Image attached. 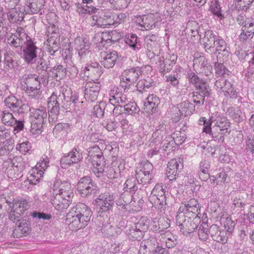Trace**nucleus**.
I'll return each instance as SVG.
<instances>
[{
	"label": "nucleus",
	"mask_w": 254,
	"mask_h": 254,
	"mask_svg": "<svg viewBox=\"0 0 254 254\" xmlns=\"http://www.w3.org/2000/svg\"><path fill=\"white\" fill-rule=\"evenodd\" d=\"M77 100L78 96L76 94L72 95L70 88L66 85L62 86L59 93L53 92L48 101L49 122L53 124L57 121L60 107L68 110L71 105L74 106Z\"/></svg>",
	"instance_id": "f257e3e1"
},
{
	"label": "nucleus",
	"mask_w": 254,
	"mask_h": 254,
	"mask_svg": "<svg viewBox=\"0 0 254 254\" xmlns=\"http://www.w3.org/2000/svg\"><path fill=\"white\" fill-rule=\"evenodd\" d=\"M92 216L90 208L83 203L72 207L66 215V221L72 231L79 230L87 225Z\"/></svg>",
	"instance_id": "f03ea898"
},
{
	"label": "nucleus",
	"mask_w": 254,
	"mask_h": 254,
	"mask_svg": "<svg viewBox=\"0 0 254 254\" xmlns=\"http://www.w3.org/2000/svg\"><path fill=\"white\" fill-rule=\"evenodd\" d=\"M21 84L29 97L37 99L41 98V84L38 75L35 74L24 75L21 79Z\"/></svg>",
	"instance_id": "7ed1b4c3"
},
{
	"label": "nucleus",
	"mask_w": 254,
	"mask_h": 254,
	"mask_svg": "<svg viewBox=\"0 0 254 254\" xmlns=\"http://www.w3.org/2000/svg\"><path fill=\"white\" fill-rule=\"evenodd\" d=\"M47 116L48 113L45 107L34 109L31 111V133L33 134L41 133L43 125L47 122Z\"/></svg>",
	"instance_id": "20e7f679"
},
{
	"label": "nucleus",
	"mask_w": 254,
	"mask_h": 254,
	"mask_svg": "<svg viewBox=\"0 0 254 254\" xmlns=\"http://www.w3.org/2000/svg\"><path fill=\"white\" fill-rule=\"evenodd\" d=\"M88 153L93 167L92 171L97 177L99 178L102 176L105 166L103 153L97 146H94L90 148Z\"/></svg>",
	"instance_id": "39448f33"
},
{
	"label": "nucleus",
	"mask_w": 254,
	"mask_h": 254,
	"mask_svg": "<svg viewBox=\"0 0 254 254\" xmlns=\"http://www.w3.org/2000/svg\"><path fill=\"white\" fill-rule=\"evenodd\" d=\"M190 216H184V214H178L176 217V223L179 227L180 231L184 235L187 236L192 233L198 227L197 223L200 221V217H195L191 221Z\"/></svg>",
	"instance_id": "423d86ee"
},
{
	"label": "nucleus",
	"mask_w": 254,
	"mask_h": 254,
	"mask_svg": "<svg viewBox=\"0 0 254 254\" xmlns=\"http://www.w3.org/2000/svg\"><path fill=\"white\" fill-rule=\"evenodd\" d=\"M162 20L161 13L156 12L139 16L136 18V23L141 27L142 30H148L158 26Z\"/></svg>",
	"instance_id": "0eeeda50"
},
{
	"label": "nucleus",
	"mask_w": 254,
	"mask_h": 254,
	"mask_svg": "<svg viewBox=\"0 0 254 254\" xmlns=\"http://www.w3.org/2000/svg\"><path fill=\"white\" fill-rule=\"evenodd\" d=\"M77 190L82 197L93 196L98 191L96 184L89 177L80 179L77 185Z\"/></svg>",
	"instance_id": "6e6552de"
},
{
	"label": "nucleus",
	"mask_w": 254,
	"mask_h": 254,
	"mask_svg": "<svg viewBox=\"0 0 254 254\" xmlns=\"http://www.w3.org/2000/svg\"><path fill=\"white\" fill-rule=\"evenodd\" d=\"M237 20L240 25H243L242 32L239 36L240 41L244 42L252 38L254 35V18L239 15Z\"/></svg>",
	"instance_id": "1a4fd4ad"
},
{
	"label": "nucleus",
	"mask_w": 254,
	"mask_h": 254,
	"mask_svg": "<svg viewBox=\"0 0 254 254\" xmlns=\"http://www.w3.org/2000/svg\"><path fill=\"white\" fill-rule=\"evenodd\" d=\"M149 201L156 208L163 209V210L166 208V197L165 191L162 186L157 184L155 186L151 191Z\"/></svg>",
	"instance_id": "9d476101"
},
{
	"label": "nucleus",
	"mask_w": 254,
	"mask_h": 254,
	"mask_svg": "<svg viewBox=\"0 0 254 254\" xmlns=\"http://www.w3.org/2000/svg\"><path fill=\"white\" fill-rule=\"evenodd\" d=\"M55 26L49 27L48 29V39L47 40V51L52 56H54L60 49V38L59 33L56 32Z\"/></svg>",
	"instance_id": "9b49d317"
},
{
	"label": "nucleus",
	"mask_w": 254,
	"mask_h": 254,
	"mask_svg": "<svg viewBox=\"0 0 254 254\" xmlns=\"http://www.w3.org/2000/svg\"><path fill=\"white\" fill-rule=\"evenodd\" d=\"M24 44L22 50V58L27 64H33L37 60L38 48L29 37L24 42Z\"/></svg>",
	"instance_id": "f8f14e48"
},
{
	"label": "nucleus",
	"mask_w": 254,
	"mask_h": 254,
	"mask_svg": "<svg viewBox=\"0 0 254 254\" xmlns=\"http://www.w3.org/2000/svg\"><path fill=\"white\" fill-rule=\"evenodd\" d=\"M195 106L188 101H186L177 105L172 108V118L174 121H179L181 117H186L190 115L194 110Z\"/></svg>",
	"instance_id": "ddd939ff"
},
{
	"label": "nucleus",
	"mask_w": 254,
	"mask_h": 254,
	"mask_svg": "<svg viewBox=\"0 0 254 254\" xmlns=\"http://www.w3.org/2000/svg\"><path fill=\"white\" fill-rule=\"evenodd\" d=\"M134 198H132V196L129 194H122L120 198L117 201V204L122 206L124 211H139L142 206V201L140 200L137 206L134 205L135 201Z\"/></svg>",
	"instance_id": "4468645a"
},
{
	"label": "nucleus",
	"mask_w": 254,
	"mask_h": 254,
	"mask_svg": "<svg viewBox=\"0 0 254 254\" xmlns=\"http://www.w3.org/2000/svg\"><path fill=\"white\" fill-rule=\"evenodd\" d=\"M82 152L80 149L73 148L69 152L64 155L61 159L62 168L66 169L73 164L81 161L83 159Z\"/></svg>",
	"instance_id": "2eb2a0df"
},
{
	"label": "nucleus",
	"mask_w": 254,
	"mask_h": 254,
	"mask_svg": "<svg viewBox=\"0 0 254 254\" xmlns=\"http://www.w3.org/2000/svg\"><path fill=\"white\" fill-rule=\"evenodd\" d=\"M200 209L198 201L195 198H191L182 203L179 209L178 214L182 213L184 214V216H197L200 214Z\"/></svg>",
	"instance_id": "dca6fc26"
},
{
	"label": "nucleus",
	"mask_w": 254,
	"mask_h": 254,
	"mask_svg": "<svg viewBox=\"0 0 254 254\" xmlns=\"http://www.w3.org/2000/svg\"><path fill=\"white\" fill-rule=\"evenodd\" d=\"M183 160L178 158L171 160L168 164L166 175L170 181L176 180L177 176L183 168Z\"/></svg>",
	"instance_id": "f3484780"
},
{
	"label": "nucleus",
	"mask_w": 254,
	"mask_h": 254,
	"mask_svg": "<svg viewBox=\"0 0 254 254\" xmlns=\"http://www.w3.org/2000/svg\"><path fill=\"white\" fill-rule=\"evenodd\" d=\"M193 67L199 73L206 76L212 75V66L209 64L204 56L194 57L193 61Z\"/></svg>",
	"instance_id": "a211bd4d"
},
{
	"label": "nucleus",
	"mask_w": 254,
	"mask_h": 254,
	"mask_svg": "<svg viewBox=\"0 0 254 254\" xmlns=\"http://www.w3.org/2000/svg\"><path fill=\"white\" fill-rule=\"evenodd\" d=\"M53 190L54 192H57L67 199L72 200L73 196V192L71 189L70 183L67 181H62L60 180H57L54 184Z\"/></svg>",
	"instance_id": "6ab92c4d"
},
{
	"label": "nucleus",
	"mask_w": 254,
	"mask_h": 254,
	"mask_svg": "<svg viewBox=\"0 0 254 254\" xmlns=\"http://www.w3.org/2000/svg\"><path fill=\"white\" fill-rule=\"evenodd\" d=\"M101 84L99 82L89 81L85 85L84 94L85 99L91 102L97 99L100 90Z\"/></svg>",
	"instance_id": "aec40b11"
},
{
	"label": "nucleus",
	"mask_w": 254,
	"mask_h": 254,
	"mask_svg": "<svg viewBox=\"0 0 254 254\" xmlns=\"http://www.w3.org/2000/svg\"><path fill=\"white\" fill-rule=\"evenodd\" d=\"M114 199L113 195L109 192H105L100 194L95 201L100 209L105 212L112 208L114 203Z\"/></svg>",
	"instance_id": "412c9836"
},
{
	"label": "nucleus",
	"mask_w": 254,
	"mask_h": 254,
	"mask_svg": "<svg viewBox=\"0 0 254 254\" xmlns=\"http://www.w3.org/2000/svg\"><path fill=\"white\" fill-rule=\"evenodd\" d=\"M118 59V53L115 51L109 50L100 53V62L105 68L113 67Z\"/></svg>",
	"instance_id": "4be33fe9"
},
{
	"label": "nucleus",
	"mask_w": 254,
	"mask_h": 254,
	"mask_svg": "<svg viewBox=\"0 0 254 254\" xmlns=\"http://www.w3.org/2000/svg\"><path fill=\"white\" fill-rule=\"evenodd\" d=\"M109 102L113 106L123 105L128 102L127 96L120 91L119 89L114 87L109 91Z\"/></svg>",
	"instance_id": "5701e85b"
},
{
	"label": "nucleus",
	"mask_w": 254,
	"mask_h": 254,
	"mask_svg": "<svg viewBox=\"0 0 254 254\" xmlns=\"http://www.w3.org/2000/svg\"><path fill=\"white\" fill-rule=\"evenodd\" d=\"M75 44L76 51L81 59L85 60L90 54V44L88 40L77 37L75 39Z\"/></svg>",
	"instance_id": "b1692460"
},
{
	"label": "nucleus",
	"mask_w": 254,
	"mask_h": 254,
	"mask_svg": "<svg viewBox=\"0 0 254 254\" xmlns=\"http://www.w3.org/2000/svg\"><path fill=\"white\" fill-rule=\"evenodd\" d=\"M230 48L228 46L225 41L220 37H218L215 43V50L214 53L217 54V59L218 61L221 58H224L222 61H224V58H226L230 54Z\"/></svg>",
	"instance_id": "393cba45"
},
{
	"label": "nucleus",
	"mask_w": 254,
	"mask_h": 254,
	"mask_svg": "<svg viewBox=\"0 0 254 254\" xmlns=\"http://www.w3.org/2000/svg\"><path fill=\"white\" fill-rule=\"evenodd\" d=\"M98 220L100 222H102L100 230L105 236L116 237L121 233L122 229L120 227L111 225L108 220L106 221L104 219L102 221V218L101 217H99Z\"/></svg>",
	"instance_id": "a878e982"
},
{
	"label": "nucleus",
	"mask_w": 254,
	"mask_h": 254,
	"mask_svg": "<svg viewBox=\"0 0 254 254\" xmlns=\"http://www.w3.org/2000/svg\"><path fill=\"white\" fill-rule=\"evenodd\" d=\"M30 223L26 220L22 219L15 226L12 236L13 238H19L27 236L30 232Z\"/></svg>",
	"instance_id": "bb28decb"
},
{
	"label": "nucleus",
	"mask_w": 254,
	"mask_h": 254,
	"mask_svg": "<svg viewBox=\"0 0 254 254\" xmlns=\"http://www.w3.org/2000/svg\"><path fill=\"white\" fill-rule=\"evenodd\" d=\"M218 37L211 30H208L205 32L202 41L206 52L210 54L214 52L215 43Z\"/></svg>",
	"instance_id": "cd10ccee"
},
{
	"label": "nucleus",
	"mask_w": 254,
	"mask_h": 254,
	"mask_svg": "<svg viewBox=\"0 0 254 254\" xmlns=\"http://www.w3.org/2000/svg\"><path fill=\"white\" fill-rule=\"evenodd\" d=\"M216 123L213 127L215 131L219 132L220 134L225 135L226 133H230V123L229 120L224 117L218 116L215 120Z\"/></svg>",
	"instance_id": "c85d7f7f"
},
{
	"label": "nucleus",
	"mask_w": 254,
	"mask_h": 254,
	"mask_svg": "<svg viewBox=\"0 0 254 254\" xmlns=\"http://www.w3.org/2000/svg\"><path fill=\"white\" fill-rule=\"evenodd\" d=\"M159 104L160 100L157 95L150 94L144 103V110L148 114L153 115L157 112V107Z\"/></svg>",
	"instance_id": "c756f323"
},
{
	"label": "nucleus",
	"mask_w": 254,
	"mask_h": 254,
	"mask_svg": "<svg viewBox=\"0 0 254 254\" xmlns=\"http://www.w3.org/2000/svg\"><path fill=\"white\" fill-rule=\"evenodd\" d=\"M45 2V0H27L24 6V10L28 14L38 13L44 7Z\"/></svg>",
	"instance_id": "7c9ffc66"
},
{
	"label": "nucleus",
	"mask_w": 254,
	"mask_h": 254,
	"mask_svg": "<svg viewBox=\"0 0 254 254\" xmlns=\"http://www.w3.org/2000/svg\"><path fill=\"white\" fill-rule=\"evenodd\" d=\"M55 195L51 196V202L57 210H61L67 208L69 205V202L71 201L61 195L57 192H55Z\"/></svg>",
	"instance_id": "2f4dec72"
},
{
	"label": "nucleus",
	"mask_w": 254,
	"mask_h": 254,
	"mask_svg": "<svg viewBox=\"0 0 254 254\" xmlns=\"http://www.w3.org/2000/svg\"><path fill=\"white\" fill-rule=\"evenodd\" d=\"M6 107L13 113H19L22 111L21 101L13 95H10L4 100Z\"/></svg>",
	"instance_id": "473e14b6"
},
{
	"label": "nucleus",
	"mask_w": 254,
	"mask_h": 254,
	"mask_svg": "<svg viewBox=\"0 0 254 254\" xmlns=\"http://www.w3.org/2000/svg\"><path fill=\"white\" fill-rule=\"evenodd\" d=\"M141 68L138 66H136L125 70L122 74V76L130 83H134L137 80L141 74Z\"/></svg>",
	"instance_id": "72a5a7b5"
},
{
	"label": "nucleus",
	"mask_w": 254,
	"mask_h": 254,
	"mask_svg": "<svg viewBox=\"0 0 254 254\" xmlns=\"http://www.w3.org/2000/svg\"><path fill=\"white\" fill-rule=\"evenodd\" d=\"M111 41L115 40L112 39L111 34L107 32L97 33L93 39L94 43L99 48L104 47L106 43H110Z\"/></svg>",
	"instance_id": "f704fd0d"
},
{
	"label": "nucleus",
	"mask_w": 254,
	"mask_h": 254,
	"mask_svg": "<svg viewBox=\"0 0 254 254\" xmlns=\"http://www.w3.org/2000/svg\"><path fill=\"white\" fill-rule=\"evenodd\" d=\"M209 233L213 240L222 244L227 243L228 237L226 236L225 232L220 231L217 225H212L210 228Z\"/></svg>",
	"instance_id": "c9c22d12"
},
{
	"label": "nucleus",
	"mask_w": 254,
	"mask_h": 254,
	"mask_svg": "<svg viewBox=\"0 0 254 254\" xmlns=\"http://www.w3.org/2000/svg\"><path fill=\"white\" fill-rule=\"evenodd\" d=\"M43 170H38L34 167L29 172L27 181L30 184L36 185L39 183L40 179L43 176Z\"/></svg>",
	"instance_id": "e433bc0d"
},
{
	"label": "nucleus",
	"mask_w": 254,
	"mask_h": 254,
	"mask_svg": "<svg viewBox=\"0 0 254 254\" xmlns=\"http://www.w3.org/2000/svg\"><path fill=\"white\" fill-rule=\"evenodd\" d=\"M9 9L10 10L7 13V16L10 22L14 23L23 20L24 18L23 13L18 8L15 6Z\"/></svg>",
	"instance_id": "4c0bfd02"
},
{
	"label": "nucleus",
	"mask_w": 254,
	"mask_h": 254,
	"mask_svg": "<svg viewBox=\"0 0 254 254\" xmlns=\"http://www.w3.org/2000/svg\"><path fill=\"white\" fill-rule=\"evenodd\" d=\"M166 135V126L162 123L157 127L156 131L152 135V137L155 143L160 142L163 140Z\"/></svg>",
	"instance_id": "58836bf2"
},
{
	"label": "nucleus",
	"mask_w": 254,
	"mask_h": 254,
	"mask_svg": "<svg viewBox=\"0 0 254 254\" xmlns=\"http://www.w3.org/2000/svg\"><path fill=\"white\" fill-rule=\"evenodd\" d=\"M125 41L127 45L135 51H138L140 48L138 37L135 34H128L127 35Z\"/></svg>",
	"instance_id": "ea45409f"
},
{
	"label": "nucleus",
	"mask_w": 254,
	"mask_h": 254,
	"mask_svg": "<svg viewBox=\"0 0 254 254\" xmlns=\"http://www.w3.org/2000/svg\"><path fill=\"white\" fill-rule=\"evenodd\" d=\"M227 113L236 123H240L243 120L242 112L239 107H232L229 108L227 110Z\"/></svg>",
	"instance_id": "a19ab883"
},
{
	"label": "nucleus",
	"mask_w": 254,
	"mask_h": 254,
	"mask_svg": "<svg viewBox=\"0 0 254 254\" xmlns=\"http://www.w3.org/2000/svg\"><path fill=\"white\" fill-rule=\"evenodd\" d=\"M83 71H84L85 75L88 78L90 75L89 71H96L95 77H99L102 73L101 66L97 62L91 63L90 64L85 66Z\"/></svg>",
	"instance_id": "79ce46f5"
},
{
	"label": "nucleus",
	"mask_w": 254,
	"mask_h": 254,
	"mask_svg": "<svg viewBox=\"0 0 254 254\" xmlns=\"http://www.w3.org/2000/svg\"><path fill=\"white\" fill-rule=\"evenodd\" d=\"M69 129L68 124L58 123L53 129V134L57 137H61L65 135Z\"/></svg>",
	"instance_id": "37998d69"
},
{
	"label": "nucleus",
	"mask_w": 254,
	"mask_h": 254,
	"mask_svg": "<svg viewBox=\"0 0 254 254\" xmlns=\"http://www.w3.org/2000/svg\"><path fill=\"white\" fill-rule=\"evenodd\" d=\"M221 62L220 59L218 61L217 59V61L214 63L215 73L220 77H225V75H228L230 71Z\"/></svg>",
	"instance_id": "c03bdc74"
},
{
	"label": "nucleus",
	"mask_w": 254,
	"mask_h": 254,
	"mask_svg": "<svg viewBox=\"0 0 254 254\" xmlns=\"http://www.w3.org/2000/svg\"><path fill=\"white\" fill-rule=\"evenodd\" d=\"M127 233L128 238L132 241L141 240L143 238L144 234L133 225L127 230Z\"/></svg>",
	"instance_id": "a18cd8bd"
},
{
	"label": "nucleus",
	"mask_w": 254,
	"mask_h": 254,
	"mask_svg": "<svg viewBox=\"0 0 254 254\" xmlns=\"http://www.w3.org/2000/svg\"><path fill=\"white\" fill-rule=\"evenodd\" d=\"M90 23L92 26H96L98 27H106L104 13H98L91 17Z\"/></svg>",
	"instance_id": "49530a36"
},
{
	"label": "nucleus",
	"mask_w": 254,
	"mask_h": 254,
	"mask_svg": "<svg viewBox=\"0 0 254 254\" xmlns=\"http://www.w3.org/2000/svg\"><path fill=\"white\" fill-rule=\"evenodd\" d=\"M210 7L211 11L218 18L221 20L224 18V15L222 13L221 7L218 0H211Z\"/></svg>",
	"instance_id": "de8ad7c7"
},
{
	"label": "nucleus",
	"mask_w": 254,
	"mask_h": 254,
	"mask_svg": "<svg viewBox=\"0 0 254 254\" xmlns=\"http://www.w3.org/2000/svg\"><path fill=\"white\" fill-rule=\"evenodd\" d=\"M29 206L27 200L24 198L15 199L13 200L12 207L17 211H21L22 214Z\"/></svg>",
	"instance_id": "09e8293b"
},
{
	"label": "nucleus",
	"mask_w": 254,
	"mask_h": 254,
	"mask_svg": "<svg viewBox=\"0 0 254 254\" xmlns=\"http://www.w3.org/2000/svg\"><path fill=\"white\" fill-rule=\"evenodd\" d=\"M6 40L8 44L13 48L22 47L23 40L17 35L11 34L7 37Z\"/></svg>",
	"instance_id": "8fccbe9b"
},
{
	"label": "nucleus",
	"mask_w": 254,
	"mask_h": 254,
	"mask_svg": "<svg viewBox=\"0 0 254 254\" xmlns=\"http://www.w3.org/2000/svg\"><path fill=\"white\" fill-rule=\"evenodd\" d=\"M137 183H138L137 177H131L126 181L124 184V189L126 191H135L138 189Z\"/></svg>",
	"instance_id": "3c124183"
},
{
	"label": "nucleus",
	"mask_w": 254,
	"mask_h": 254,
	"mask_svg": "<svg viewBox=\"0 0 254 254\" xmlns=\"http://www.w3.org/2000/svg\"><path fill=\"white\" fill-rule=\"evenodd\" d=\"M155 41H153L150 37H147L145 40L146 55L150 59H152L155 56V54L153 51V48L156 45Z\"/></svg>",
	"instance_id": "603ef678"
},
{
	"label": "nucleus",
	"mask_w": 254,
	"mask_h": 254,
	"mask_svg": "<svg viewBox=\"0 0 254 254\" xmlns=\"http://www.w3.org/2000/svg\"><path fill=\"white\" fill-rule=\"evenodd\" d=\"M124 105V110L125 113L128 115H133L138 114L140 111L139 108L135 102H128V101Z\"/></svg>",
	"instance_id": "864d4df0"
},
{
	"label": "nucleus",
	"mask_w": 254,
	"mask_h": 254,
	"mask_svg": "<svg viewBox=\"0 0 254 254\" xmlns=\"http://www.w3.org/2000/svg\"><path fill=\"white\" fill-rule=\"evenodd\" d=\"M150 223V220L147 217L142 216L140 218L136 223L134 224L133 226L144 233L147 230Z\"/></svg>",
	"instance_id": "5fc2aeb1"
},
{
	"label": "nucleus",
	"mask_w": 254,
	"mask_h": 254,
	"mask_svg": "<svg viewBox=\"0 0 254 254\" xmlns=\"http://www.w3.org/2000/svg\"><path fill=\"white\" fill-rule=\"evenodd\" d=\"M0 117L2 123L5 126H12L15 118L12 114L7 110H4L0 113Z\"/></svg>",
	"instance_id": "6e6d98bb"
},
{
	"label": "nucleus",
	"mask_w": 254,
	"mask_h": 254,
	"mask_svg": "<svg viewBox=\"0 0 254 254\" xmlns=\"http://www.w3.org/2000/svg\"><path fill=\"white\" fill-rule=\"evenodd\" d=\"M230 82L227 80L222 78L217 80L214 84L215 89L218 91L224 92L230 87Z\"/></svg>",
	"instance_id": "4d7b16f0"
},
{
	"label": "nucleus",
	"mask_w": 254,
	"mask_h": 254,
	"mask_svg": "<svg viewBox=\"0 0 254 254\" xmlns=\"http://www.w3.org/2000/svg\"><path fill=\"white\" fill-rule=\"evenodd\" d=\"M76 11L79 14H85L91 12H96L98 9L96 7H90L86 5H84V3L82 4L79 3L76 4Z\"/></svg>",
	"instance_id": "13d9d810"
},
{
	"label": "nucleus",
	"mask_w": 254,
	"mask_h": 254,
	"mask_svg": "<svg viewBox=\"0 0 254 254\" xmlns=\"http://www.w3.org/2000/svg\"><path fill=\"white\" fill-rule=\"evenodd\" d=\"M196 89L198 91V93L201 95L202 97H208L210 95V89L206 83L202 81L197 85L195 86Z\"/></svg>",
	"instance_id": "bf43d9fd"
},
{
	"label": "nucleus",
	"mask_w": 254,
	"mask_h": 254,
	"mask_svg": "<svg viewBox=\"0 0 254 254\" xmlns=\"http://www.w3.org/2000/svg\"><path fill=\"white\" fill-rule=\"evenodd\" d=\"M13 167L17 169L18 171L20 172L25 170L26 168V163L24 159L21 157L16 156L14 157L11 161Z\"/></svg>",
	"instance_id": "052dcab7"
},
{
	"label": "nucleus",
	"mask_w": 254,
	"mask_h": 254,
	"mask_svg": "<svg viewBox=\"0 0 254 254\" xmlns=\"http://www.w3.org/2000/svg\"><path fill=\"white\" fill-rule=\"evenodd\" d=\"M31 148V144L30 142L27 140L23 141L19 140L16 146V150L23 154L28 153Z\"/></svg>",
	"instance_id": "680f3d73"
},
{
	"label": "nucleus",
	"mask_w": 254,
	"mask_h": 254,
	"mask_svg": "<svg viewBox=\"0 0 254 254\" xmlns=\"http://www.w3.org/2000/svg\"><path fill=\"white\" fill-rule=\"evenodd\" d=\"M105 103L103 102H100L94 106L93 113L97 118H102L104 115V110L105 109Z\"/></svg>",
	"instance_id": "e2e57ef3"
},
{
	"label": "nucleus",
	"mask_w": 254,
	"mask_h": 254,
	"mask_svg": "<svg viewBox=\"0 0 254 254\" xmlns=\"http://www.w3.org/2000/svg\"><path fill=\"white\" fill-rule=\"evenodd\" d=\"M118 171L119 169L118 168H114L113 167H107L106 170H104L102 176L105 174V175L111 180L117 179L119 176V173L118 172Z\"/></svg>",
	"instance_id": "0e129e2a"
},
{
	"label": "nucleus",
	"mask_w": 254,
	"mask_h": 254,
	"mask_svg": "<svg viewBox=\"0 0 254 254\" xmlns=\"http://www.w3.org/2000/svg\"><path fill=\"white\" fill-rule=\"evenodd\" d=\"M210 120H211V118ZM211 122L210 121H207L206 124H204L203 127V131L206 133L211 135L213 138H217L220 134L219 132L215 131V130L211 129Z\"/></svg>",
	"instance_id": "69168bd1"
},
{
	"label": "nucleus",
	"mask_w": 254,
	"mask_h": 254,
	"mask_svg": "<svg viewBox=\"0 0 254 254\" xmlns=\"http://www.w3.org/2000/svg\"><path fill=\"white\" fill-rule=\"evenodd\" d=\"M102 125L104 127L109 131H111L116 129L118 127V123L115 120L111 119H106L104 120Z\"/></svg>",
	"instance_id": "338daca9"
},
{
	"label": "nucleus",
	"mask_w": 254,
	"mask_h": 254,
	"mask_svg": "<svg viewBox=\"0 0 254 254\" xmlns=\"http://www.w3.org/2000/svg\"><path fill=\"white\" fill-rule=\"evenodd\" d=\"M66 69L62 65H57L53 68V73L55 76L59 77L60 79L65 76Z\"/></svg>",
	"instance_id": "774afa93"
}]
</instances>
